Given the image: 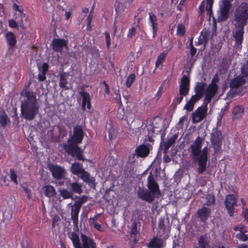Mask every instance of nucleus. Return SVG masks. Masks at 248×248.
I'll use <instances>...</instances> for the list:
<instances>
[{
    "label": "nucleus",
    "instance_id": "nucleus-1",
    "mask_svg": "<svg viewBox=\"0 0 248 248\" xmlns=\"http://www.w3.org/2000/svg\"><path fill=\"white\" fill-rule=\"evenodd\" d=\"M21 95L23 97L20 105L21 116L24 119L31 121L39 112L40 105L36 98V93L24 88Z\"/></svg>",
    "mask_w": 248,
    "mask_h": 248
},
{
    "label": "nucleus",
    "instance_id": "nucleus-2",
    "mask_svg": "<svg viewBox=\"0 0 248 248\" xmlns=\"http://www.w3.org/2000/svg\"><path fill=\"white\" fill-rule=\"evenodd\" d=\"M84 138V131L80 126L74 127L73 134L70 137L67 143L63 144V148L70 156L75 157V159L85 161L82 150L78 146Z\"/></svg>",
    "mask_w": 248,
    "mask_h": 248
},
{
    "label": "nucleus",
    "instance_id": "nucleus-3",
    "mask_svg": "<svg viewBox=\"0 0 248 248\" xmlns=\"http://www.w3.org/2000/svg\"><path fill=\"white\" fill-rule=\"evenodd\" d=\"M202 141L203 139L198 136L189 148L193 161L198 164L197 171L199 174H202L206 170L208 158L207 147H205L202 150Z\"/></svg>",
    "mask_w": 248,
    "mask_h": 248
},
{
    "label": "nucleus",
    "instance_id": "nucleus-4",
    "mask_svg": "<svg viewBox=\"0 0 248 248\" xmlns=\"http://www.w3.org/2000/svg\"><path fill=\"white\" fill-rule=\"evenodd\" d=\"M248 21V6L243 2L235 10L233 22L234 26L244 27Z\"/></svg>",
    "mask_w": 248,
    "mask_h": 248
},
{
    "label": "nucleus",
    "instance_id": "nucleus-5",
    "mask_svg": "<svg viewBox=\"0 0 248 248\" xmlns=\"http://www.w3.org/2000/svg\"><path fill=\"white\" fill-rule=\"evenodd\" d=\"M232 0H223L222 4L220 6V13L218 20L220 22L226 21L229 16V12L232 7Z\"/></svg>",
    "mask_w": 248,
    "mask_h": 248
},
{
    "label": "nucleus",
    "instance_id": "nucleus-6",
    "mask_svg": "<svg viewBox=\"0 0 248 248\" xmlns=\"http://www.w3.org/2000/svg\"><path fill=\"white\" fill-rule=\"evenodd\" d=\"M48 168L54 179H63L66 174V171L63 167L50 163L48 165Z\"/></svg>",
    "mask_w": 248,
    "mask_h": 248
},
{
    "label": "nucleus",
    "instance_id": "nucleus-7",
    "mask_svg": "<svg viewBox=\"0 0 248 248\" xmlns=\"http://www.w3.org/2000/svg\"><path fill=\"white\" fill-rule=\"evenodd\" d=\"M190 78L189 76L184 75L181 78L179 89V95L184 96L188 94L190 89Z\"/></svg>",
    "mask_w": 248,
    "mask_h": 248
},
{
    "label": "nucleus",
    "instance_id": "nucleus-8",
    "mask_svg": "<svg viewBox=\"0 0 248 248\" xmlns=\"http://www.w3.org/2000/svg\"><path fill=\"white\" fill-rule=\"evenodd\" d=\"M137 193L139 198L148 202H153L155 197V193H153L151 191L140 187L138 190Z\"/></svg>",
    "mask_w": 248,
    "mask_h": 248
},
{
    "label": "nucleus",
    "instance_id": "nucleus-9",
    "mask_svg": "<svg viewBox=\"0 0 248 248\" xmlns=\"http://www.w3.org/2000/svg\"><path fill=\"white\" fill-rule=\"evenodd\" d=\"M51 46L54 51L62 53L64 47H67V41L63 38H54Z\"/></svg>",
    "mask_w": 248,
    "mask_h": 248
},
{
    "label": "nucleus",
    "instance_id": "nucleus-10",
    "mask_svg": "<svg viewBox=\"0 0 248 248\" xmlns=\"http://www.w3.org/2000/svg\"><path fill=\"white\" fill-rule=\"evenodd\" d=\"M236 204V199L233 194L228 195L225 200V205L230 216L234 214V206Z\"/></svg>",
    "mask_w": 248,
    "mask_h": 248
},
{
    "label": "nucleus",
    "instance_id": "nucleus-11",
    "mask_svg": "<svg viewBox=\"0 0 248 248\" xmlns=\"http://www.w3.org/2000/svg\"><path fill=\"white\" fill-rule=\"evenodd\" d=\"M234 30L232 32L233 37L237 46H241L244 34V27L234 26Z\"/></svg>",
    "mask_w": 248,
    "mask_h": 248
},
{
    "label": "nucleus",
    "instance_id": "nucleus-12",
    "mask_svg": "<svg viewBox=\"0 0 248 248\" xmlns=\"http://www.w3.org/2000/svg\"><path fill=\"white\" fill-rule=\"evenodd\" d=\"M80 96L82 97V106L81 108L84 111L86 109V106L89 109L91 108V96L87 92H85L83 88H81V91L79 92Z\"/></svg>",
    "mask_w": 248,
    "mask_h": 248
},
{
    "label": "nucleus",
    "instance_id": "nucleus-13",
    "mask_svg": "<svg viewBox=\"0 0 248 248\" xmlns=\"http://www.w3.org/2000/svg\"><path fill=\"white\" fill-rule=\"evenodd\" d=\"M246 83V78L241 75H239L231 80L229 87L231 90L236 89L245 85Z\"/></svg>",
    "mask_w": 248,
    "mask_h": 248
},
{
    "label": "nucleus",
    "instance_id": "nucleus-14",
    "mask_svg": "<svg viewBox=\"0 0 248 248\" xmlns=\"http://www.w3.org/2000/svg\"><path fill=\"white\" fill-rule=\"evenodd\" d=\"M66 188L74 193L81 194L82 192V186L77 182H72L71 180L67 179L65 182Z\"/></svg>",
    "mask_w": 248,
    "mask_h": 248
},
{
    "label": "nucleus",
    "instance_id": "nucleus-15",
    "mask_svg": "<svg viewBox=\"0 0 248 248\" xmlns=\"http://www.w3.org/2000/svg\"><path fill=\"white\" fill-rule=\"evenodd\" d=\"M211 140L214 148L219 150L222 145V134L220 131L216 130L212 134Z\"/></svg>",
    "mask_w": 248,
    "mask_h": 248
},
{
    "label": "nucleus",
    "instance_id": "nucleus-16",
    "mask_svg": "<svg viewBox=\"0 0 248 248\" xmlns=\"http://www.w3.org/2000/svg\"><path fill=\"white\" fill-rule=\"evenodd\" d=\"M82 244H80L78 248H96L94 240L85 234L81 235Z\"/></svg>",
    "mask_w": 248,
    "mask_h": 248
},
{
    "label": "nucleus",
    "instance_id": "nucleus-17",
    "mask_svg": "<svg viewBox=\"0 0 248 248\" xmlns=\"http://www.w3.org/2000/svg\"><path fill=\"white\" fill-rule=\"evenodd\" d=\"M218 87L209 85L204 92L206 106L209 103L217 93Z\"/></svg>",
    "mask_w": 248,
    "mask_h": 248
},
{
    "label": "nucleus",
    "instance_id": "nucleus-18",
    "mask_svg": "<svg viewBox=\"0 0 248 248\" xmlns=\"http://www.w3.org/2000/svg\"><path fill=\"white\" fill-rule=\"evenodd\" d=\"M211 210L210 208L206 207H202L199 209L197 212V215L201 222L205 223L208 218L210 217Z\"/></svg>",
    "mask_w": 248,
    "mask_h": 248
},
{
    "label": "nucleus",
    "instance_id": "nucleus-19",
    "mask_svg": "<svg viewBox=\"0 0 248 248\" xmlns=\"http://www.w3.org/2000/svg\"><path fill=\"white\" fill-rule=\"evenodd\" d=\"M138 233L139 232L137 230V223L134 222L132 224V228L128 236L130 245L132 248L135 247L139 240L137 238V235Z\"/></svg>",
    "mask_w": 248,
    "mask_h": 248
},
{
    "label": "nucleus",
    "instance_id": "nucleus-20",
    "mask_svg": "<svg viewBox=\"0 0 248 248\" xmlns=\"http://www.w3.org/2000/svg\"><path fill=\"white\" fill-rule=\"evenodd\" d=\"M206 110L207 109L205 108L199 107L192 114V120L193 123H197L201 121L204 118Z\"/></svg>",
    "mask_w": 248,
    "mask_h": 248
},
{
    "label": "nucleus",
    "instance_id": "nucleus-21",
    "mask_svg": "<svg viewBox=\"0 0 248 248\" xmlns=\"http://www.w3.org/2000/svg\"><path fill=\"white\" fill-rule=\"evenodd\" d=\"M150 146L149 144H142L137 147L135 150L137 157L144 158L148 156L150 153Z\"/></svg>",
    "mask_w": 248,
    "mask_h": 248
},
{
    "label": "nucleus",
    "instance_id": "nucleus-22",
    "mask_svg": "<svg viewBox=\"0 0 248 248\" xmlns=\"http://www.w3.org/2000/svg\"><path fill=\"white\" fill-rule=\"evenodd\" d=\"M200 34L201 35L199 37L198 41L195 42V45L198 46L203 44V48L204 49L209 41L210 32L207 30L202 31Z\"/></svg>",
    "mask_w": 248,
    "mask_h": 248
},
{
    "label": "nucleus",
    "instance_id": "nucleus-23",
    "mask_svg": "<svg viewBox=\"0 0 248 248\" xmlns=\"http://www.w3.org/2000/svg\"><path fill=\"white\" fill-rule=\"evenodd\" d=\"M81 178L91 188H95L96 187L95 179L93 177H91L90 174L87 171L83 172V174L80 176Z\"/></svg>",
    "mask_w": 248,
    "mask_h": 248
},
{
    "label": "nucleus",
    "instance_id": "nucleus-24",
    "mask_svg": "<svg viewBox=\"0 0 248 248\" xmlns=\"http://www.w3.org/2000/svg\"><path fill=\"white\" fill-rule=\"evenodd\" d=\"M70 170L72 174L78 176L79 178L80 176L83 174L84 171L86 172L83 168L82 164L78 162H75L72 164Z\"/></svg>",
    "mask_w": 248,
    "mask_h": 248
},
{
    "label": "nucleus",
    "instance_id": "nucleus-25",
    "mask_svg": "<svg viewBox=\"0 0 248 248\" xmlns=\"http://www.w3.org/2000/svg\"><path fill=\"white\" fill-rule=\"evenodd\" d=\"M5 37L9 48L12 49L14 47L17 42L15 34L13 32L9 31L5 33Z\"/></svg>",
    "mask_w": 248,
    "mask_h": 248
},
{
    "label": "nucleus",
    "instance_id": "nucleus-26",
    "mask_svg": "<svg viewBox=\"0 0 248 248\" xmlns=\"http://www.w3.org/2000/svg\"><path fill=\"white\" fill-rule=\"evenodd\" d=\"M42 189L44 191V195L47 198H53L56 195V191L53 186L51 185H46L43 186Z\"/></svg>",
    "mask_w": 248,
    "mask_h": 248
},
{
    "label": "nucleus",
    "instance_id": "nucleus-27",
    "mask_svg": "<svg viewBox=\"0 0 248 248\" xmlns=\"http://www.w3.org/2000/svg\"><path fill=\"white\" fill-rule=\"evenodd\" d=\"M68 75L69 73L66 72H63L60 74L59 86L65 90L69 89V87L67 85L68 83L67 81Z\"/></svg>",
    "mask_w": 248,
    "mask_h": 248
},
{
    "label": "nucleus",
    "instance_id": "nucleus-28",
    "mask_svg": "<svg viewBox=\"0 0 248 248\" xmlns=\"http://www.w3.org/2000/svg\"><path fill=\"white\" fill-rule=\"evenodd\" d=\"M80 207L74 204L71 208V219L73 220L74 225H77L78 222V214Z\"/></svg>",
    "mask_w": 248,
    "mask_h": 248
},
{
    "label": "nucleus",
    "instance_id": "nucleus-29",
    "mask_svg": "<svg viewBox=\"0 0 248 248\" xmlns=\"http://www.w3.org/2000/svg\"><path fill=\"white\" fill-rule=\"evenodd\" d=\"M205 87L206 83L204 82H198L194 87V91L196 93L203 97L205 90Z\"/></svg>",
    "mask_w": 248,
    "mask_h": 248
},
{
    "label": "nucleus",
    "instance_id": "nucleus-30",
    "mask_svg": "<svg viewBox=\"0 0 248 248\" xmlns=\"http://www.w3.org/2000/svg\"><path fill=\"white\" fill-rule=\"evenodd\" d=\"M244 112V108L241 106H235L233 108V119H238L242 117Z\"/></svg>",
    "mask_w": 248,
    "mask_h": 248
},
{
    "label": "nucleus",
    "instance_id": "nucleus-31",
    "mask_svg": "<svg viewBox=\"0 0 248 248\" xmlns=\"http://www.w3.org/2000/svg\"><path fill=\"white\" fill-rule=\"evenodd\" d=\"M159 232H162L163 234H167L170 231V227L169 225H166L165 224V219L160 218L158 222Z\"/></svg>",
    "mask_w": 248,
    "mask_h": 248
},
{
    "label": "nucleus",
    "instance_id": "nucleus-32",
    "mask_svg": "<svg viewBox=\"0 0 248 248\" xmlns=\"http://www.w3.org/2000/svg\"><path fill=\"white\" fill-rule=\"evenodd\" d=\"M0 124L3 128L11 124L10 120L4 111L0 113Z\"/></svg>",
    "mask_w": 248,
    "mask_h": 248
},
{
    "label": "nucleus",
    "instance_id": "nucleus-33",
    "mask_svg": "<svg viewBox=\"0 0 248 248\" xmlns=\"http://www.w3.org/2000/svg\"><path fill=\"white\" fill-rule=\"evenodd\" d=\"M147 186L149 190L153 193H155V179L152 175V171L148 177Z\"/></svg>",
    "mask_w": 248,
    "mask_h": 248
},
{
    "label": "nucleus",
    "instance_id": "nucleus-34",
    "mask_svg": "<svg viewBox=\"0 0 248 248\" xmlns=\"http://www.w3.org/2000/svg\"><path fill=\"white\" fill-rule=\"evenodd\" d=\"M69 237L72 240L74 248H78L80 244L78 235L75 232H72Z\"/></svg>",
    "mask_w": 248,
    "mask_h": 248
},
{
    "label": "nucleus",
    "instance_id": "nucleus-35",
    "mask_svg": "<svg viewBox=\"0 0 248 248\" xmlns=\"http://www.w3.org/2000/svg\"><path fill=\"white\" fill-rule=\"evenodd\" d=\"M199 248H209V244L205 235H201L198 239Z\"/></svg>",
    "mask_w": 248,
    "mask_h": 248
},
{
    "label": "nucleus",
    "instance_id": "nucleus-36",
    "mask_svg": "<svg viewBox=\"0 0 248 248\" xmlns=\"http://www.w3.org/2000/svg\"><path fill=\"white\" fill-rule=\"evenodd\" d=\"M61 196L63 198V199H71L73 197V194L70 192L67 188H62L60 190Z\"/></svg>",
    "mask_w": 248,
    "mask_h": 248
},
{
    "label": "nucleus",
    "instance_id": "nucleus-37",
    "mask_svg": "<svg viewBox=\"0 0 248 248\" xmlns=\"http://www.w3.org/2000/svg\"><path fill=\"white\" fill-rule=\"evenodd\" d=\"M21 18L19 21H16L13 19H9L8 20L9 26L12 28H17L18 25L22 27L24 26L23 20Z\"/></svg>",
    "mask_w": 248,
    "mask_h": 248
},
{
    "label": "nucleus",
    "instance_id": "nucleus-38",
    "mask_svg": "<svg viewBox=\"0 0 248 248\" xmlns=\"http://www.w3.org/2000/svg\"><path fill=\"white\" fill-rule=\"evenodd\" d=\"M177 137V135L174 134L170 138L168 139L165 143V148L166 149H169L175 142Z\"/></svg>",
    "mask_w": 248,
    "mask_h": 248
},
{
    "label": "nucleus",
    "instance_id": "nucleus-39",
    "mask_svg": "<svg viewBox=\"0 0 248 248\" xmlns=\"http://www.w3.org/2000/svg\"><path fill=\"white\" fill-rule=\"evenodd\" d=\"M88 199V197L86 195H82L80 197H78L77 201L74 204L81 208L82 204L87 202Z\"/></svg>",
    "mask_w": 248,
    "mask_h": 248
},
{
    "label": "nucleus",
    "instance_id": "nucleus-40",
    "mask_svg": "<svg viewBox=\"0 0 248 248\" xmlns=\"http://www.w3.org/2000/svg\"><path fill=\"white\" fill-rule=\"evenodd\" d=\"M136 78L135 74H131L127 78L125 82V86L127 88H129L134 82Z\"/></svg>",
    "mask_w": 248,
    "mask_h": 248
},
{
    "label": "nucleus",
    "instance_id": "nucleus-41",
    "mask_svg": "<svg viewBox=\"0 0 248 248\" xmlns=\"http://www.w3.org/2000/svg\"><path fill=\"white\" fill-rule=\"evenodd\" d=\"M186 33L185 26L183 24H178L177 27L176 34L179 36H183Z\"/></svg>",
    "mask_w": 248,
    "mask_h": 248
},
{
    "label": "nucleus",
    "instance_id": "nucleus-42",
    "mask_svg": "<svg viewBox=\"0 0 248 248\" xmlns=\"http://www.w3.org/2000/svg\"><path fill=\"white\" fill-rule=\"evenodd\" d=\"M10 178L12 182L16 185H18L17 175L13 168L10 169Z\"/></svg>",
    "mask_w": 248,
    "mask_h": 248
},
{
    "label": "nucleus",
    "instance_id": "nucleus-43",
    "mask_svg": "<svg viewBox=\"0 0 248 248\" xmlns=\"http://www.w3.org/2000/svg\"><path fill=\"white\" fill-rule=\"evenodd\" d=\"M241 75L246 78L248 77V61L244 63L241 69Z\"/></svg>",
    "mask_w": 248,
    "mask_h": 248
},
{
    "label": "nucleus",
    "instance_id": "nucleus-44",
    "mask_svg": "<svg viewBox=\"0 0 248 248\" xmlns=\"http://www.w3.org/2000/svg\"><path fill=\"white\" fill-rule=\"evenodd\" d=\"M169 124H163V126L160 130H157V132L156 133L157 134L161 135V138L162 140H163L166 135V130L168 127Z\"/></svg>",
    "mask_w": 248,
    "mask_h": 248
},
{
    "label": "nucleus",
    "instance_id": "nucleus-45",
    "mask_svg": "<svg viewBox=\"0 0 248 248\" xmlns=\"http://www.w3.org/2000/svg\"><path fill=\"white\" fill-rule=\"evenodd\" d=\"M166 59V54L164 52L161 53L157 57V59L156 61V68L159 66L165 61Z\"/></svg>",
    "mask_w": 248,
    "mask_h": 248
},
{
    "label": "nucleus",
    "instance_id": "nucleus-46",
    "mask_svg": "<svg viewBox=\"0 0 248 248\" xmlns=\"http://www.w3.org/2000/svg\"><path fill=\"white\" fill-rule=\"evenodd\" d=\"M149 19L152 23L153 34L154 37L155 35V16L153 13H149Z\"/></svg>",
    "mask_w": 248,
    "mask_h": 248
},
{
    "label": "nucleus",
    "instance_id": "nucleus-47",
    "mask_svg": "<svg viewBox=\"0 0 248 248\" xmlns=\"http://www.w3.org/2000/svg\"><path fill=\"white\" fill-rule=\"evenodd\" d=\"M246 232H239L236 235V237L241 241H246L248 240V235L245 234Z\"/></svg>",
    "mask_w": 248,
    "mask_h": 248
},
{
    "label": "nucleus",
    "instance_id": "nucleus-48",
    "mask_svg": "<svg viewBox=\"0 0 248 248\" xmlns=\"http://www.w3.org/2000/svg\"><path fill=\"white\" fill-rule=\"evenodd\" d=\"M93 16V14L92 13H89L88 16L86 18V20L87 21V30L88 31H90L92 30L91 23L92 21V19Z\"/></svg>",
    "mask_w": 248,
    "mask_h": 248
},
{
    "label": "nucleus",
    "instance_id": "nucleus-49",
    "mask_svg": "<svg viewBox=\"0 0 248 248\" xmlns=\"http://www.w3.org/2000/svg\"><path fill=\"white\" fill-rule=\"evenodd\" d=\"M194 104L189 100L184 106V108L187 111H191L194 108Z\"/></svg>",
    "mask_w": 248,
    "mask_h": 248
},
{
    "label": "nucleus",
    "instance_id": "nucleus-50",
    "mask_svg": "<svg viewBox=\"0 0 248 248\" xmlns=\"http://www.w3.org/2000/svg\"><path fill=\"white\" fill-rule=\"evenodd\" d=\"M166 245L164 241L156 237V248H162Z\"/></svg>",
    "mask_w": 248,
    "mask_h": 248
},
{
    "label": "nucleus",
    "instance_id": "nucleus-51",
    "mask_svg": "<svg viewBox=\"0 0 248 248\" xmlns=\"http://www.w3.org/2000/svg\"><path fill=\"white\" fill-rule=\"evenodd\" d=\"M184 96L182 95H179V96L175 97L173 100V104H174L175 106L180 104L183 99Z\"/></svg>",
    "mask_w": 248,
    "mask_h": 248
},
{
    "label": "nucleus",
    "instance_id": "nucleus-52",
    "mask_svg": "<svg viewBox=\"0 0 248 248\" xmlns=\"http://www.w3.org/2000/svg\"><path fill=\"white\" fill-rule=\"evenodd\" d=\"M13 9L14 10L16 11H18L19 12V14L21 17V18H22L23 17L25 16V14L23 13V9H20L19 8L18 5H17L16 4V3L14 4V5L13 6Z\"/></svg>",
    "mask_w": 248,
    "mask_h": 248
},
{
    "label": "nucleus",
    "instance_id": "nucleus-53",
    "mask_svg": "<svg viewBox=\"0 0 248 248\" xmlns=\"http://www.w3.org/2000/svg\"><path fill=\"white\" fill-rule=\"evenodd\" d=\"M202 96L195 93L194 95H192L190 99V101L193 103L194 104L199 100H200Z\"/></svg>",
    "mask_w": 248,
    "mask_h": 248
},
{
    "label": "nucleus",
    "instance_id": "nucleus-54",
    "mask_svg": "<svg viewBox=\"0 0 248 248\" xmlns=\"http://www.w3.org/2000/svg\"><path fill=\"white\" fill-rule=\"evenodd\" d=\"M137 30L136 28L132 27L129 29L127 37L129 38H132L133 36H134L136 34Z\"/></svg>",
    "mask_w": 248,
    "mask_h": 248
},
{
    "label": "nucleus",
    "instance_id": "nucleus-55",
    "mask_svg": "<svg viewBox=\"0 0 248 248\" xmlns=\"http://www.w3.org/2000/svg\"><path fill=\"white\" fill-rule=\"evenodd\" d=\"M218 81L219 78L217 75H216L214 77V78L211 80V83L209 85L218 88V86L217 85V83L218 82Z\"/></svg>",
    "mask_w": 248,
    "mask_h": 248
},
{
    "label": "nucleus",
    "instance_id": "nucleus-56",
    "mask_svg": "<svg viewBox=\"0 0 248 248\" xmlns=\"http://www.w3.org/2000/svg\"><path fill=\"white\" fill-rule=\"evenodd\" d=\"M105 35L106 37V43H107V46L108 48H109L110 45V37L109 32L106 31L105 32Z\"/></svg>",
    "mask_w": 248,
    "mask_h": 248
},
{
    "label": "nucleus",
    "instance_id": "nucleus-57",
    "mask_svg": "<svg viewBox=\"0 0 248 248\" xmlns=\"http://www.w3.org/2000/svg\"><path fill=\"white\" fill-rule=\"evenodd\" d=\"M234 230L235 231H239V232H247L245 227L242 225H237L234 227Z\"/></svg>",
    "mask_w": 248,
    "mask_h": 248
},
{
    "label": "nucleus",
    "instance_id": "nucleus-58",
    "mask_svg": "<svg viewBox=\"0 0 248 248\" xmlns=\"http://www.w3.org/2000/svg\"><path fill=\"white\" fill-rule=\"evenodd\" d=\"M148 248H155V236H153L151 241L148 244H146Z\"/></svg>",
    "mask_w": 248,
    "mask_h": 248
},
{
    "label": "nucleus",
    "instance_id": "nucleus-59",
    "mask_svg": "<svg viewBox=\"0 0 248 248\" xmlns=\"http://www.w3.org/2000/svg\"><path fill=\"white\" fill-rule=\"evenodd\" d=\"M213 1L214 0H207V6L206 9L208 12H212Z\"/></svg>",
    "mask_w": 248,
    "mask_h": 248
},
{
    "label": "nucleus",
    "instance_id": "nucleus-60",
    "mask_svg": "<svg viewBox=\"0 0 248 248\" xmlns=\"http://www.w3.org/2000/svg\"><path fill=\"white\" fill-rule=\"evenodd\" d=\"M60 220H61L60 218L58 216H57V215L54 216L52 219V227L53 228L55 227L56 226V223L57 222L60 221Z\"/></svg>",
    "mask_w": 248,
    "mask_h": 248
},
{
    "label": "nucleus",
    "instance_id": "nucleus-61",
    "mask_svg": "<svg viewBox=\"0 0 248 248\" xmlns=\"http://www.w3.org/2000/svg\"><path fill=\"white\" fill-rule=\"evenodd\" d=\"M215 202V196L212 195L211 198L207 201V205L211 206L212 204H214Z\"/></svg>",
    "mask_w": 248,
    "mask_h": 248
},
{
    "label": "nucleus",
    "instance_id": "nucleus-62",
    "mask_svg": "<svg viewBox=\"0 0 248 248\" xmlns=\"http://www.w3.org/2000/svg\"><path fill=\"white\" fill-rule=\"evenodd\" d=\"M46 73H43L41 72V73L38 75V79L40 81H43L46 79Z\"/></svg>",
    "mask_w": 248,
    "mask_h": 248
},
{
    "label": "nucleus",
    "instance_id": "nucleus-63",
    "mask_svg": "<svg viewBox=\"0 0 248 248\" xmlns=\"http://www.w3.org/2000/svg\"><path fill=\"white\" fill-rule=\"evenodd\" d=\"M48 65L47 63H43L42 66V72L46 73L48 71Z\"/></svg>",
    "mask_w": 248,
    "mask_h": 248
},
{
    "label": "nucleus",
    "instance_id": "nucleus-64",
    "mask_svg": "<svg viewBox=\"0 0 248 248\" xmlns=\"http://www.w3.org/2000/svg\"><path fill=\"white\" fill-rule=\"evenodd\" d=\"M243 216L245 218V219L248 221V209H244L242 212Z\"/></svg>",
    "mask_w": 248,
    "mask_h": 248
}]
</instances>
